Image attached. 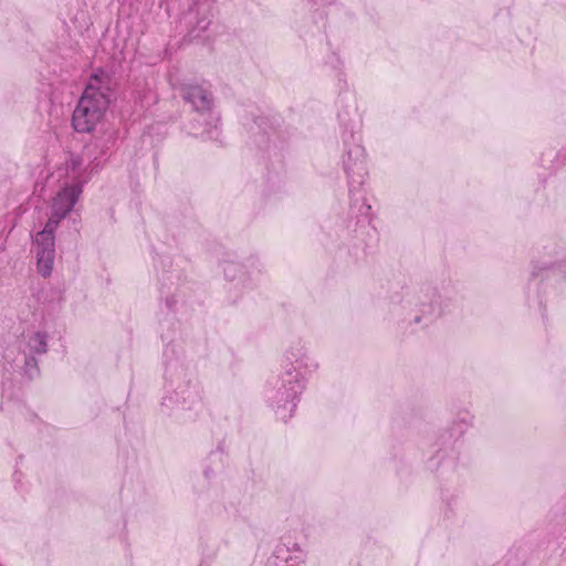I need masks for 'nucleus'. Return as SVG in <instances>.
<instances>
[{"instance_id":"1","label":"nucleus","mask_w":566,"mask_h":566,"mask_svg":"<svg viewBox=\"0 0 566 566\" xmlns=\"http://www.w3.org/2000/svg\"><path fill=\"white\" fill-rule=\"evenodd\" d=\"M342 139L344 145L343 166L348 178L350 209L357 214L367 216L371 207L367 203L363 192L368 171L361 136L352 127L349 130L343 132Z\"/></svg>"},{"instance_id":"2","label":"nucleus","mask_w":566,"mask_h":566,"mask_svg":"<svg viewBox=\"0 0 566 566\" xmlns=\"http://www.w3.org/2000/svg\"><path fill=\"white\" fill-rule=\"evenodd\" d=\"M166 396L163 405L192 409L201 402L197 376L179 357L165 363Z\"/></svg>"},{"instance_id":"3","label":"nucleus","mask_w":566,"mask_h":566,"mask_svg":"<svg viewBox=\"0 0 566 566\" xmlns=\"http://www.w3.org/2000/svg\"><path fill=\"white\" fill-rule=\"evenodd\" d=\"M109 87L94 74L80 97L72 115V126L77 133H91L102 122L109 106Z\"/></svg>"},{"instance_id":"4","label":"nucleus","mask_w":566,"mask_h":566,"mask_svg":"<svg viewBox=\"0 0 566 566\" xmlns=\"http://www.w3.org/2000/svg\"><path fill=\"white\" fill-rule=\"evenodd\" d=\"M306 386V377L281 370L270 378L264 388V398L279 418L290 419Z\"/></svg>"},{"instance_id":"5","label":"nucleus","mask_w":566,"mask_h":566,"mask_svg":"<svg viewBox=\"0 0 566 566\" xmlns=\"http://www.w3.org/2000/svg\"><path fill=\"white\" fill-rule=\"evenodd\" d=\"M223 273L230 283L229 291L235 294L232 302L260 286L265 276L264 265L256 256H249L243 262L224 261Z\"/></svg>"},{"instance_id":"6","label":"nucleus","mask_w":566,"mask_h":566,"mask_svg":"<svg viewBox=\"0 0 566 566\" xmlns=\"http://www.w3.org/2000/svg\"><path fill=\"white\" fill-rule=\"evenodd\" d=\"M83 159L80 155L72 154L65 161L64 168L67 179L60 191L53 197L51 212L60 218H65L74 208L82 193L83 180Z\"/></svg>"},{"instance_id":"7","label":"nucleus","mask_w":566,"mask_h":566,"mask_svg":"<svg viewBox=\"0 0 566 566\" xmlns=\"http://www.w3.org/2000/svg\"><path fill=\"white\" fill-rule=\"evenodd\" d=\"M471 426L472 417L469 413L454 418L439 434L441 448L438 450L436 457L431 459L430 465L433 467L437 460V464L442 471L453 469L457 465L460 453L459 442Z\"/></svg>"},{"instance_id":"8","label":"nucleus","mask_w":566,"mask_h":566,"mask_svg":"<svg viewBox=\"0 0 566 566\" xmlns=\"http://www.w3.org/2000/svg\"><path fill=\"white\" fill-rule=\"evenodd\" d=\"M184 99L191 104L193 111L203 118V129L200 133L209 139H218L220 117L213 111L212 93L201 85H186L182 87Z\"/></svg>"},{"instance_id":"9","label":"nucleus","mask_w":566,"mask_h":566,"mask_svg":"<svg viewBox=\"0 0 566 566\" xmlns=\"http://www.w3.org/2000/svg\"><path fill=\"white\" fill-rule=\"evenodd\" d=\"M63 219L51 212V217L43 230L35 234L33 243L35 247L36 266L43 277H48L52 273L55 259L54 232Z\"/></svg>"},{"instance_id":"10","label":"nucleus","mask_w":566,"mask_h":566,"mask_svg":"<svg viewBox=\"0 0 566 566\" xmlns=\"http://www.w3.org/2000/svg\"><path fill=\"white\" fill-rule=\"evenodd\" d=\"M454 307L453 300L437 291L436 289H426L419 298L418 312L415 323H432L443 315L450 313Z\"/></svg>"},{"instance_id":"11","label":"nucleus","mask_w":566,"mask_h":566,"mask_svg":"<svg viewBox=\"0 0 566 566\" xmlns=\"http://www.w3.org/2000/svg\"><path fill=\"white\" fill-rule=\"evenodd\" d=\"M281 366L284 371L304 377L318 369V363L311 356L306 343L301 339L289 345L283 354Z\"/></svg>"},{"instance_id":"12","label":"nucleus","mask_w":566,"mask_h":566,"mask_svg":"<svg viewBox=\"0 0 566 566\" xmlns=\"http://www.w3.org/2000/svg\"><path fill=\"white\" fill-rule=\"evenodd\" d=\"M213 0H192L184 14L185 23L191 27L189 32L191 38H197L208 29L213 15Z\"/></svg>"},{"instance_id":"13","label":"nucleus","mask_w":566,"mask_h":566,"mask_svg":"<svg viewBox=\"0 0 566 566\" xmlns=\"http://www.w3.org/2000/svg\"><path fill=\"white\" fill-rule=\"evenodd\" d=\"M305 562V552L294 542L275 546L268 566H301Z\"/></svg>"},{"instance_id":"14","label":"nucleus","mask_w":566,"mask_h":566,"mask_svg":"<svg viewBox=\"0 0 566 566\" xmlns=\"http://www.w3.org/2000/svg\"><path fill=\"white\" fill-rule=\"evenodd\" d=\"M19 348L23 355H43L48 352V334L40 331L24 333Z\"/></svg>"},{"instance_id":"15","label":"nucleus","mask_w":566,"mask_h":566,"mask_svg":"<svg viewBox=\"0 0 566 566\" xmlns=\"http://www.w3.org/2000/svg\"><path fill=\"white\" fill-rule=\"evenodd\" d=\"M24 373L31 379L39 375L40 371L34 355H24Z\"/></svg>"},{"instance_id":"16","label":"nucleus","mask_w":566,"mask_h":566,"mask_svg":"<svg viewBox=\"0 0 566 566\" xmlns=\"http://www.w3.org/2000/svg\"><path fill=\"white\" fill-rule=\"evenodd\" d=\"M311 1L316 3V4L326 6V4L333 3L335 0H311Z\"/></svg>"},{"instance_id":"17","label":"nucleus","mask_w":566,"mask_h":566,"mask_svg":"<svg viewBox=\"0 0 566 566\" xmlns=\"http://www.w3.org/2000/svg\"><path fill=\"white\" fill-rule=\"evenodd\" d=\"M167 305H168L169 308H171L172 307V302H170V300H167Z\"/></svg>"},{"instance_id":"18","label":"nucleus","mask_w":566,"mask_h":566,"mask_svg":"<svg viewBox=\"0 0 566 566\" xmlns=\"http://www.w3.org/2000/svg\"><path fill=\"white\" fill-rule=\"evenodd\" d=\"M338 118L340 122H344L345 119L343 118V115L340 113H338Z\"/></svg>"},{"instance_id":"19","label":"nucleus","mask_w":566,"mask_h":566,"mask_svg":"<svg viewBox=\"0 0 566 566\" xmlns=\"http://www.w3.org/2000/svg\"><path fill=\"white\" fill-rule=\"evenodd\" d=\"M195 122H197V123H198V125H201V122H200V119H198V118H195Z\"/></svg>"},{"instance_id":"20","label":"nucleus","mask_w":566,"mask_h":566,"mask_svg":"<svg viewBox=\"0 0 566 566\" xmlns=\"http://www.w3.org/2000/svg\"><path fill=\"white\" fill-rule=\"evenodd\" d=\"M195 122H197V123H198V125H201V122H200V119H198V118H195Z\"/></svg>"},{"instance_id":"21","label":"nucleus","mask_w":566,"mask_h":566,"mask_svg":"<svg viewBox=\"0 0 566 566\" xmlns=\"http://www.w3.org/2000/svg\"><path fill=\"white\" fill-rule=\"evenodd\" d=\"M195 122H197V123H198V125H201V122H200V119H198V118H195Z\"/></svg>"}]
</instances>
